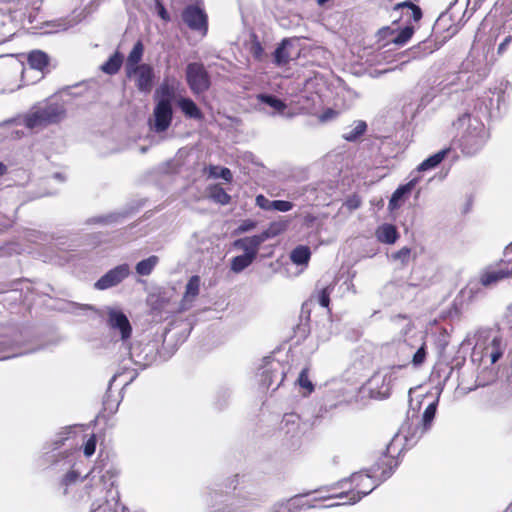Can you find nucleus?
Segmentation results:
<instances>
[{"instance_id":"obj_1","label":"nucleus","mask_w":512,"mask_h":512,"mask_svg":"<svg viewBox=\"0 0 512 512\" xmlns=\"http://www.w3.org/2000/svg\"><path fill=\"white\" fill-rule=\"evenodd\" d=\"M66 118V107L62 101L48 99L30 107L18 116L16 123L37 133L49 125L57 124Z\"/></svg>"},{"instance_id":"obj_2","label":"nucleus","mask_w":512,"mask_h":512,"mask_svg":"<svg viewBox=\"0 0 512 512\" xmlns=\"http://www.w3.org/2000/svg\"><path fill=\"white\" fill-rule=\"evenodd\" d=\"M507 343L500 331L480 328L474 334L473 357L482 362L495 364L504 354Z\"/></svg>"},{"instance_id":"obj_3","label":"nucleus","mask_w":512,"mask_h":512,"mask_svg":"<svg viewBox=\"0 0 512 512\" xmlns=\"http://www.w3.org/2000/svg\"><path fill=\"white\" fill-rule=\"evenodd\" d=\"M26 72L23 62L17 58L0 57V93H12L21 88Z\"/></svg>"},{"instance_id":"obj_4","label":"nucleus","mask_w":512,"mask_h":512,"mask_svg":"<svg viewBox=\"0 0 512 512\" xmlns=\"http://www.w3.org/2000/svg\"><path fill=\"white\" fill-rule=\"evenodd\" d=\"M99 315L103 317L110 332L118 336L123 343H126L132 335V325L123 309L117 305L103 307Z\"/></svg>"},{"instance_id":"obj_5","label":"nucleus","mask_w":512,"mask_h":512,"mask_svg":"<svg viewBox=\"0 0 512 512\" xmlns=\"http://www.w3.org/2000/svg\"><path fill=\"white\" fill-rule=\"evenodd\" d=\"M404 365L392 366L375 372L365 384V389L372 398L383 399L389 397L397 373Z\"/></svg>"},{"instance_id":"obj_6","label":"nucleus","mask_w":512,"mask_h":512,"mask_svg":"<svg viewBox=\"0 0 512 512\" xmlns=\"http://www.w3.org/2000/svg\"><path fill=\"white\" fill-rule=\"evenodd\" d=\"M162 98L157 102L153 110V116L149 119L150 129L156 133L165 132L172 122L171 91L166 85H162L157 91Z\"/></svg>"},{"instance_id":"obj_7","label":"nucleus","mask_w":512,"mask_h":512,"mask_svg":"<svg viewBox=\"0 0 512 512\" xmlns=\"http://www.w3.org/2000/svg\"><path fill=\"white\" fill-rule=\"evenodd\" d=\"M371 473H375V470H371L369 472H356L351 475L350 481L354 484L355 490H352L347 493H340L336 495H332L331 497L336 498H347L348 500L343 504H355L362 499V497L371 493L378 485Z\"/></svg>"},{"instance_id":"obj_8","label":"nucleus","mask_w":512,"mask_h":512,"mask_svg":"<svg viewBox=\"0 0 512 512\" xmlns=\"http://www.w3.org/2000/svg\"><path fill=\"white\" fill-rule=\"evenodd\" d=\"M468 128L461 138L463 151L467 154L476 153L486 142L488 134L484 125L475 118L469 116L460 119Z\"/></svg>"},{"instance_id":"obj_9","label":"nucleus","mask_w":512,"mask_h":512,"mask_svg":"<svg viewBox=\"0 0 512 512\" xmlns=\"http://www.w3.org/2000/svg\"><path fill=\"white\" fill-rule=\"evenodd\" d=\"M399 350L405 358H411L410 362L414 367L421 366L426 359V342L422 336L404 340L399 344Z\"/></svg>"},{"instance_id":"obj_10","label":"nucleus","mask_w":512,"mask_h":512,"mask_svg":"<svg viewBox=\"0 0 512 512\" xmlns=\"http://www.w3.org/2000/svg\"><path fill=\"white\" fill-rule=\"evenodd\" d=\"M129 79H131L139 91L149 93L153 88L154 70L149 64H141L135 68L125 71Z\"/></svg>"},{"instance_id":"obj_11","label":"nucleus","mask_w":512,"mask_h":512,"mask_svg":"<svg viewBox=\"0 0 512 512\" xmlns=\"http://www.w3.org/2000/svg\"><path fill=\"white\" fill-rule=\"evenodd\" d=\"M186 78L191 90L196 94L206 91L210 86L208 73L200 63L188 64Z\"/></svg>"},{"instance_id":"obj_12","label":"nucleus","mask_w":512,"mask_h":512,"mask_svg":"<svg viewBox=\"0 0 512 512\" xmlns=\"http://www.w3.org/2000/svg\"><path fill=\"white\" fill-rule=\"evenodd\" d=\"M130 275L128 264H121L106 272L94 284L97 290H107L120 284Z\"/></svg>"},{"instance_id":"obj_13","label":"nucleus","mask_w":512,"mask_h":512,"mask_svg":"<svg viewBox=\"0 0 512 512\" xmlns=\"http://www.w3.org/2000/svg\"><path fill=\"white\" fill-rule=\"evenodd\" d=\"M183 21L188 25L192 30H196L205 35L207 33L208 25H207V15L198 6L189 5L183 11L182 14Z\"/></svg>"},{"instance_id":"obj_14","label":"nucleus","mask_w":512,"mask_h":512,"mask_svg":"<svg viewBox=\"0 0 512 512\" xmlns=\"http://www.w3.org/2000/svg\"><path fill=\"white\" fill-rule=\"evenodd\" d=\"M201 279L198 275H194L189 278L186 286L183 297L179 303L178 310L180 312L187 311L191 309L194 305L195 300L197 299L200 293Z\"/></svg>"},{"instance_id":"obj_15","label":"nucleus","mask_w":512,"mask_h":512,"mask_svg":"<svg viewBox=\"0 0 512 512\" xmlns=\"http://www.w3.org/2000/svg\"><path fill=\"white\" fill-rule=\"evenodd\" d=\"M262 376L263 384L267 388L271 387L274 383H276V388H278L284 379V369L280 362L270 360L267 362Z\"/></svg>"},{"instance_id":"obj_16","label":"nucleus","mask_w":512,"mask_h":512,"mask_svg":"<svg viewBox=\"0 0 512 512\" xmlns=\"http://www.w3.org/2000/svg\"><path fill=\"white\" fill-rule=\"evenodd\" d=\"M264 243L263 238L258 235L240 238L234 241L233 246L242 250L246 256L255 260L261 244Z\"/></svg>"},{"instance_id":"obj_17","label":"nucleus","mask_w":512,"mask_h":512,"mask_svg":"<svg viewBox=\"0 0 512 512\" xmlns=\"http://www.w3.org/2000/svg\"><path fill=\"white\" fill-rule=\"evenodd\" d=\"M512 277V263L510 268L486 269L480 274V283L489 287L495 285L499 281Z\"/></svg>"},{"instance_id":"obj_18","label":"nucleus","mask_w":512,"mask_h":512,"mask_svg":"<svg viewBox=\"0 0 512 512\" xmlns=\"http://www.w3.org/2000/svg\"><path fill=\"white\" fill-rule=\"evenodd\" d=\"M256 205L263 210H276L280 212H288L293 208V203L285 200H269L264 195H258L255 199Z\"/></svg>"},{"instance_id":"obj_19","label":"nucleus","mask_w":512,"mask_h":512,"mask_svg":"<svg viewBox=\"0 0 512 512\" xmlns=\"http://www.w3.org/2000/svg\"><path fill=\"white\" fill-rule=\"evenodd\" d=\"M294 40L284 39L274 52V62L277 66H284L293 59Z\"/></svg>"},{"instance_id":"obj_20","label":"nucleus","mask_w":512,"mask_h":512,"mask_svg":"<svg viewBox=\"0 0 512 512\" xmlns=\"http://www.w3.org/2000/svg\"><path fill=\"white\" fill-rule=\"evenodd\" d=\"M377 239L386 244H393L398 238V232L394 225L383 224L376 230Z\"/></svg>"},{"instance_id":"obj_21","label":"nucleus","mask_w":512,"mask_h":512,"mask_svg":"<svg viewBox=\"0 0 512 512\" xmlns=\"http://www.w3.org/2000/svg\"><path fill=\"white\" fill-rule=\"evenodd\" d=\"M178 106L184 115L188 118L201 120L203 114L198 106L189 98H180L178 100Z\"/></svg>"},{"instance_id":"obj_22","label":"nucleus","mask_w":512,"mask_h":512,"mask_svg":"<svg viewBox=\"0 0 512 512\" xmlns=\"http://www.w3.org/2000/svg\"><path fill=\"white\" fill-rule=\"evenodd\" d=\"M48 61V55L40 50H34L28 56L30 70H37L38 72H42L43 69L48 65Z\"/></svg>"},{"instance_id":"obj_23","label":"nucleus","mask_w":512,"mask_h":512,"mask_svg":"<svg viewBox=\"0 0 512 512\" xmlns=\"http://www.w3.org/2000/svg\"><path fill=\"white\" fill-rule=\"evenodd\" d=\"M143 53L144 46L141 41H137L127 57L125 71L129 70L130 68H135V66H140L142 64L140 62L142 60Z\"/></svg>"},{"instance_id":"obj_24","label":"nucleus","mask_w":512,"mask_h":512,"mask_svg":"<svg viewBox=\"0 0 512 512\" xmlns=\"http://www.w3.org/2000/svg\"><path fill=\"white\" fill-rule=\"evenodd\" d=\"M159 263V257L151 255L146 259L141 260L135 266L136 273L140 276H148L152 273L154 268Z\"/></svg>"},{"instance_id":"obj_25","label":"nucleus","mask_w":512,"mask_h":512,"mask_svg":"<svg viewBox=\"0 0 512 512\" xmlns=\"http://www.w3.org/2000/svg\"><path fill=\"white\" fill-rule=\"evenodd\" d=\"M311 256V251L307 246H297L291 251L290 259L296 265H307Z\"/></svg>"},{"instance_id":"obj_26","label":"nucleus","mask_w":512,"mask_h":512,"mask_svg":"<svg viewBox=\"0 0 512 512\" xmlns=\"http://www.w3.org/2000/svg\"><path fill=\"white\" fill-rule=\"evenodd\" d=\"M447 153H448V149H443V150L435 153L434 155L428 157L422 163H420L417 170L422 172V171H427L432 168H435L443 161V159L445 158Z\"/></svg>"},{"instance_id":"obj_27","label":"nucleus","mask_w":512,"mask_h":512,"mask_svg":"<svg viewBox=\"0 0 512 512\" xmlns=\"http://www.w3.org/2000/svg\"><path fill=\"white\" fill-rule=\"evenodd\" d=\"M416 184V180L413 179L409 181L407 184L400 186L397 188L389 201V207L391 209H395L398 207V201H400L406 194L410 193L413 187Z\"/></svg>"},{"instance_id":"obj_28","label":"nucleus","mask_w":512,"mask_h":512,"mask_svg":"<svg viewBox=\"0 0 512 512\" xmlns=\"http://www.w3.org/2000/svg\"><path fill=\"white\" fill-rule=\"evenodd\" d=\"M90 512H124V507L113 498L111 501H104L97 505L93 503Z\"/></svg>"},{"instance_id":"obj_29","label":"nucleus","mask_w":512,"mask_h":512,"mask_svg":"<svg viewBox=\"0 0 512 512\" xmlns=\"http://www.w3.org/2000/svg\"><path fill=\"white\" fill-rule=\"evenodd\" d=\"M123 57L119 52H115L102 66L103 72L113 75L117 73L122 65Z\"/></svg>"},{"instance_id":"obj_30","label":"nucleus","mask_w":512,"mask_h":512,"mask_svg":"<svg viewBox=\"0 0 512 512\" xmlns=\"http://www.w3.org/2000/svg\"><path fill=\"white\" fill-rule=\"evenodd\" d=\"M286 228H287V223L285 221L272 222V223H270L268 228L266 230H264L262 233H260L259 235L261 236V238H263V241L265 242L266 240H268L270 238L278 236L279 234L284 232L286 230Z\"/></svg>"},{"instance_id":"obj_31","label":"nucleus","mask_w":512,"mask_h":512,"mask_svg":"<svg viewBox=\"0 0 512 512\" xmlns=\"http://www.w3.org/2000/svg\"><path fill=\"white\" fill-rule=\"evenodd\" d=\"M257 98L260 102L267 104L268 106H270L272 109L279 113H282L287 107L282 100L278 99L273 95L260 94L258 95Z\"/></svg>"},{"instance_id":"obj_32","label":"nucleus","mask_w":512,"mask_h":512,"mask_svg":"<svg viewBox=\"0 0 512 512\" xmlns=\"http://www.w3.org/2000/svg\"><path fill=\"white\" fill-rule=\"evenodd\" d=\"M297 383L301 389H303V394L308 395L313 392L314 385L309 378V370L308 368H303L297 378Z\"/></svg>"},{"instance_id":"obj_33","label":"nucleus","mask_w":512,"mask_h":512,"mask_svg":"<svg viewBox=\"0 0 512 512\" xmlns=\"http://www.w3.org/2000/svg\"><path fill=\"white\" fill-rule=\"evenodd\" d=\"M210 197L217 203L226 205L230 202L231 197L219 185H214L209 189Z\"/></svg>"},{"instance_id":"obj_34","label":"nucleus","mask_w":512,"mask_h":512,"mask_svg":"<svg viewBox=\"0 0 512 512\" xmlns=\"http://www.w3.org/2000/svg\"><path fill=\"white\" fill-rule=\"evenodd\" d=\"M253 261V259L246 256L245 254L236 256L231 261V270L235 273H240L248 266H250L253 263Z\"/></svg>"},{"instance_id":"obj_35","label":"nucleus","mask_w":512,"mask_h":512,"mask_svg":"<svg viewBox=\"0 0 512 512\" xmlns=\"http://www.w3.org/2000/svg\"><path fill=\"white\" fill-rule=\"evenodd\" d=\"M395 9H407V15L412 18L415 22L419 21L422 17V12L419 6L411 2L398 3Z\"/></svg>"},{"instance_id":"obj_36","label":"nucleus","mask_w":512,"mask_h":512,"mask_svg":"<svg viewBox=\"0 0 512 512\" xmlns=\"http://www.w3.org/2000/svg\"><path fill=\"white\" fill-rule=\"evenodd\" d=\"M437 403L438 401H434L432 403H430L424 413H423V417H422V423H423V430L426 431L430 428L431 426V423L435 417V414H436V409H437Z\"/></svg>"},{"instance_id":"obj_37","label":"nucleus","mask_w":512,"mask_h":512,"mask_svg":"<svg viewBox=\"0 0 512 512\" xmlns=\"http://www.w3.org/2000/svg\"><path fill=\"white\" fill-rule=\"evenodd\" d=\"M366 127L367 126L365 122L358 121L354 127H352L343 134V138L347 141H355L360 135H362L365 132Z\"/></svg>"},{"instance_id":"obj_38","label":"nucleus","mask_w":512,"mask_h":512,"mask_svg":"<svg viewBox=\"0 0 512 512\" xmlns=\"http://www.w3.org/2000/svg\"><path fill=\"white\" fill-rule=\"evenodd\" d=\"M414 28L412 26H406L401 31L395 34V37L391 38V43L396 45H404L412 37Z\"/></svg>"},{"instance_id":"obj_39","label":"nucleus","mask_w":512,"mask_h":512,"mask_svg":"<svg viewBox=\"0 0 512 512\" xmlns=\"http://www.w3.org/2000/svg\"><path fill=\"white\" fill-rule=\"evenodd\" d=\"M209 176L213 178H222L227 182H230L232 180V173L228 168H220L217 166H210L209 169Z\"/></svg>"},{"instance_id":"obj_40","label":"nucleus","mask_w":512,"mask_h":512,"mask_svg":"<svg viewBox=\"0 0 512 512\" xmlns=\"http://www.w3.org/2000/svg\"><path fill=\"white\" fill-rule=\"evenodd\" d=\"M299 426V417L295 414H286L282 419V429H286V432L297 430Z\"/></svg>"},{"instance_id":"obj_41","label":"nucleus","mask_w":512,"mask_h":512,"mask_svg":"<svg viewBox=\"0 0 512 512\" xmlns=\"http://www.w3.org/2000/svg\"><path fill=\"white\" fill-rule=\"evenodd\" d=\"M238 510V506L235 505L233 499H227L219 506L212 509L210 512H236Z\"/></svg>"},{"instance_id":"obj_42","label":"nucleus","mask_w":512,"mask_h":512,"mask_svg":"<svg viewBox=\"0 0 512 512\" xmlns=\"http://www.w3.org/2000/svg\"><path fill=\"white\" fill-rule=\"evenodd\" d=\"M79 474L75 471H71L65 475V477L62 480V486L64 487V494L68 493V488L71 486H74L76 482L78 481Z\"/></svg>"},{"instance_id":"obj_43","label":"nucleus","mask_w":512,"mask_h":512,"mask_svg":"<svg viewBox=\"0 0 512 512\" xmlns=\"http://www.w3.org/2000/svg\"><path fill=\"white\" fill-rule=\"evenodd\" d=\"M411 250L407 247H403L399 251L392 255L394 260H399L402 264H406L410 259Z\"/></svg>"},{"instance_id":"obj_44","label":"nucleus","mask_w":512,"mask_h":512,"mask_svg":"<svg viewBox=\"0 0 512 512\" xmlns=\"http://www.w3.org/2000/svg\"><path fill=\"white\" fill-rule=\"evenodd\" d=\"M360 205H361V199L356 195L349 197L343 204V206L345 208H347V210L350 212L358 209L360 207Z\"/></svg>"},{"instance_id":"obj_45","label":"nucleus","mask_w":512,"mask_h":512,"mask_svg":"<svg viewBox=\"0 0 512 512\" xmlns=\"http://www.w3.org/2000/svg\"><path fill=\"white\" fill-rule=\"evenodd\" d=\"M330 291H329V288L326 287V288H323L319 293H318V302L319 304L322 306V307H328L329 305V302H330Z\"/></svg>"},{"instance_id":"obj_46","label":"nucleus","mask_w":512,"mask_h":512,"mask_svg":"<svg viewBox=\"0 0 512 512\" xmlns=\"http://www.w3.org/2000/svg\"><path fill=\"white\" fill-rule=\"evenodd\" d=\"M96 448V438L92 435L84 445V454L87 457H90L94 454Z\"/></svg>"},{"instance_id":"obj_47","label":"nucleus","mask_w":512,"mask_h":512,"mask_svg":"<svg viewBox=\"0 0 512 512\" xmlns=\"http://www.w3.org/2000/svg\"><path fill=\"white\" fill-rule=\"evenodd\" d=\"M482 58H483V60H485V64L483 66L476 67L475 71L481 77H486L490 73V71H491L492 63L487 62V59H486L487 56L485 54H482Z\"/></svg>"},{"instance_id":"obj_48","label":"nucleus","mask_w":512,"mask_h":512,"mask_svg":"<svg viewBox=\"0 0 512 512\" xmlns=\"http://www.w3.org/2000/svg\"><path fill=\"white\" fill-rule=\"evenodd\" d=\"M395 34L396 31L388 26L381 28L378 32L380 39L386 40L387 42H391V38L395 37Z\"/></svg>"},{"instance_id":"obj_49","label":"nucleus","mask_w":512,"mask_h":512,"mask_svg":"<svg viewBox=\"0 0 512 512\" xmlns=\"http://www.w3.org/2000/svg\"><path fill=\"white\" fill-rule=\"evenodd\" d=\"M155 4H156V8H157V11H158V15L164 20V21H169L170 20V16L168 14V12L166 11L165 7L163 6L161 0H155Z\"/></svg>"},{"instance_id":"obj_50","label":"nucleus","mask_w":512,"mask_h":512,"mask_svg":"<svg viewBox=\"0 0 512 512\" xmlns=\"http://www.w3.org/2000/svg\"><path fill=\"white\" fill-rule=\"evenodd\" d=\"M256 227V222L253 220H244L240 226L238 227V231L243 233L250 230H253Z\"/></svg>"},{"instance_id":"obj_51","label":"nucleus","mask_w":512,"mask_h":512,"mask_svg":"<svg viewBox=\"0 0 512 512\" xmlns=\"http://www.w3.org/2000/svg\"><path fill=\"white\" fill-rule=\"evenodd\" d=\"M337 115V112L332 109H327L323 114L319 116V120L321 122L329 121L333 118H335Z\"/></svg>"},{"instance_id":"obj_52","label":"nucleus","mask_w":512,"mask_h":512,"mask_svg":"<svg viewBox=\"0 0 512 512\" xmlns=\"http://www.w3.org/2000/svg\"><path fill=\"white\" fill-rule=\"evenodd\" d=\"M44 238L45 236L38 231H32L27 234V239L31 242H37L39 240H43Z\"/></svg>"},{"instance_id":"obj_53","label":"nucleus","mask_w":512,"mask_h":512,"mask_svg":"<svg viewBox=\"0 0 512 512\" xmlns=\"http://www.w3.org/2000/svg\"><path fill=\"white\" fill-rule=\"evenodd\" d=\"M200 2V0H172V3L174 5H184V4H187V6L189 5H193V6H196L198 5Z\"/></svg>"},{"instance_id":"obj_54","label":"nucleus","mask_w":512,"mask_h":512,"mask_svg":"<svg viewBox=\"0 0 512 512\" xmlns=\"http://www.w3.org/2000/svg\"><path fill=\"white\" fill-rule=\"evenodd\" d=\"M253 50H254V55L259 58L263 52V49L261 47V45L259 43H256L254 46H253Z\"/></svg>"},{"instance_id":"obj_55","label":"nucleus","mask_w":512,"mask_h":512,"mask_svg":"<svg viewBox=\"0 0 512 512\" xmlns=\"http://www.w3.org/2000/svg\"><path fill=\"white\" fill-rule=\"evenodd\" d=\"M509 41H510V38L508 37L499 45V47H498V52L499 53H501V52H503L505 50V48H506L507 44L509 43Z\"/></svg>"},{"instance_id":"obj_56","label":"nucleus","mask_w":512,"mask_h":512,"mask_svg":"<svg viewBox=\"0 0 512 512\" xmlns=\"http://www.w3.org/2000/svg\"><path fill=\"white\" fill-rule=\"evenodd\" d=\"M7 171V167L4 163L0 162V177L4 175Z\"/></svg>"},{"instance_id":"obj_57","label":"nucleus","mask_w":512,"mask_h":512,"mask_svg":"<svg viewBox=\"0 0 512 512\" xmlns=\"http://www.w3.org/2000/svg\"><path fill=\"white\" fill-rule=\"evenodd\" d=\"M72 25H73V24L71 23V21H69V23H68V24L63 25V27H62V28H60V30H66V29H68L69 27H71Z\"/></svg>"},{"instance_id":"obj_58","label":"nucleus","mask_w":512,"mask_h":512,"mask_svg":"<svg viewBox=\"0 0 512 512\" xmlns=\"http://www.w3.org/2000/svg\"><path fill=\"white\" fill-rule=\"evenodd\" d=\"M107 476L112 477V475H111V472H110V471H107L105 474H103V475L101 476V480H104Z\"/></svg>"},{"instance_id":"obj_59","label":"nucleus","mask_w":512,"mask_h":512,"mask_svg":"<svg viewBox=\"0 0 512 512\" xmlns=\"http://www.w3.org/2000/svg\"><path fill=\"white\" fill-rule=\"evenodd\" d=\"M8 358H11V356H1L0 360H5V359H8Z\"/></svg>"},{"instance_id":"obj_60","label":"nucleus","mask_w":512,"mask_h":512,"mask_svg":"<svg viewBox=\"0 0 512 512\" xmlns=\"http://www.w3.org/2000/svg\"><path fill=\"white\" fill-rule=\"evenodd\" d=\"M84 308H85V309H93L91 306H88V305H86V306H82V307H81V309H84Z\"/></svg>"},{"instance_id":"obj_61","label":"nucleus","mask_w":512,"mask_h":512,"mask_svg":"<svg viewBox=\"0 0 512 512\" xmlns=\"http://www.w3.org/2000/svg\"><path fill=\"white\" fill-rule=\"evenodd\" d=\"M54 177L62 181V178H61L60 174H55Z\"/></svg>"},{"instance_id":"obj_62","label":"nucleus","mask_w":512,"mask_h":512,"mask_svg":"<svg viewBox=\"0 0 512 512\" xmlns=\"http://www.w3.org/2000/svg\"><path fill=\"white\" fill-rule=\"evenodd\" d=\"M338 505H339L338 503H333V504L328 505V507H334V506H338Z\"/></svg>"},{"instance_id":"obj_63","label":"nucleus","mask_w":512,"mask_h":512,"mask_svg":"<svg viewBox=\"0 0 512 512\" xmlns=\"http://www.w3.org/2000/svg\"><path fill=\"white\" fill-rule=\"evenodd\" d=\"M345 482H346V480H342V481H340V482L338 483V485L343 486V483H345Z\"/></svg>"},{"instance_id":"obj_64","label":"nucleus","mask_w":512,"mask_h":512,"mask_svg":"<svg viewBox=\"0 0 512 512\" xmlns=\"http://www.w3.org/2000/svg\"><path fill=\"white\" fill-rule=\"evenodd\" d=\"M389 476H390V474H385V473H384V479L389 478Z\"/></svg>"}]
</instances>
